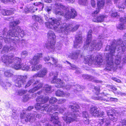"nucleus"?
Instances as JSON below:
<instances>
[{"label": "nucleus", "mask_w": 126, "mask_h": 126, "mask_svg": "<svg viewBox=\"0 0 126 126\" xmlns=\"http://www.w3.org/2000/svg\"><path fill=\"white\" fill-rule=\"evenodd\" d=\"M92 33V31L91 30H90L88 32L87 39L84 44V47H88L89 46V44L91 41Z\"/></svg>", "instance_id": "obj_19"}, {"label": "nucleus", "mask_w": 126, "mask_h": 126, "mask_svg": "<svg viewBox=\"0 0 126 126\" xmlns=\"http://www.w3.org/2000/svg\"><path fill=\"white\" fill-rule=\"evenodd\" d=\"M116 48H105V51H107V50L110 51L109 52L107 53L105 57V63L106 66L105 69L107 70L111 71L112 69L116 70L117 68L114 67V63L116 65H119L121 62V58L120 57H116L114 61L113 56Z\"/></svg>", "instance_id": "obj_6"}, {"label": "nucleus", "mask_w": 126, "mask_h": 126, "mask_svg": "<svg viewBox=\"0 0 126 126\" xmlns=\"http://www.w3.org/2000/svg\"><path fill=\"white\" fill-rule=\"evenodd\" d=\"M26 93V91L25 90H22L19 91L18 93V94L19 95H22Z\"/></svg>", "instance_id": "obj_49"}, {"label": "nucleus", "mask_w": 126, "mask_h": 126, "mask_svg": "<svg viewBox=\"0 0 126 126\" xmlns=\"http://www.w3.org/2000/svg\"><path fill=\"white\" fill-rule=\"evenodd\" d=\"M42 53H37L33 57V59L30 61L31 68L29 66L26 65L25 64L22 63V59L19 57L14 58V54L11 53L10 51L8 52V65L13 63L12 67L16 70L21 69L26 71H37L41 68V65H37L39 62L40 58L42 57ZM9 65H8V66Z\"/></svg>", "instance_id": "obj_1"}, {"label": "nucleus", "mask_w": 126, "mask_h": 126, "mask_svg": "<svg viewBox=\"0 0 126 126\" xmlns=\"http://www.w3.org/2000/svg\"><path fill=\"white\" fill-rule=\"evenodd\" d=\"M103 39L102 36L100 35L98 36V39L97 40V44L95 43L96 41L93 40L91 44V46L92 47H100L102 46V42L103 41Z\"/></svg>", "instance_id": "obj_17"}, {"label": "nucleus", "mask_w": 126, "mask_h": 126, "mask_svg": "<svg viewBox=\"0 0 126 126\" xmlns=\"http://www.w3.org/2000/svg\"><path fill=\"white\" fill-rule=\"evenodd\" d=\"M111 89L114 91H116L117 90V88L114 86L111 87Z\"/></svg>", "instance_id": "obj_64"}, {"label": "nucleus", "mask_w": 126, "mask_h": 126, "mask_svg": "<svg viewBox=\"0 0 126 126\" xmlns=\"http://www.w3.org/2000/svg\"><path fill=\"white\" fill-rule=\"evenodd\" d=\"M89 118H87V119H83V121L84 124L86 125H88L89 124Z\"/></svg>", "instance_id": "obj_44"}, {"label": "nucleus", "mask_w": 126, "mask_h": 126, "mask_svg": "<svg viewBox=\"0 0 126 126\" xmlns=\"http://www.w3.org/2000/svg\"><path fill=\"white\" fill-rule=\"evenodd\" d=\"M19 20L13 21L10 23V30L8 31V34L12 37H15V38H9V41H12L16 44L18 43L20 38L23 37L24 35V33L20 27L18 26H16L20 23Z\"/></svg>", "instance_id": "obj_5"}, {"label": "nucleus", "mask_w": 126, "mask_h": 126, "mask_svg": "<svg viewBox=\"0 0 126 126\" xmlns=\"http://www.w3.org/2000/svg\"><path fill=\"white\" fill-rule=\"evenodd\" d=\"M42 115L41 114L37 113L35 111H32L28 113V115L26 116V118L29 122H32V119H34L35 117L40 119L42 118Z\"/></svg>", "instance_id": "obj_15"}, {"label": "nucleus", "mask_w": 126, "mask_h": 126, "mask_svg": "<svg viewBox=\"0 0 126 126\" xmlns=\"http://www.w3.org/2000/svg\"><path fill=\"white\" fill-rule=\"evenodd\" d=\"M66 100L65 99H60L58 101V103L59 104H61L65 102Z\"/></svg>", "instance_id": "obj_43"}, {"label": "nucleus", "mask_w": 126, "mask_h": 126, "mask_svg": "<svg viewBox=\"0 0 126 126\" xmlns=\"http://www.w3.org/2000/svg\"><path fill=\"white\" fill-rule=\"evenodd\" d=\"M51 58L52 60V61L54 63V65H56V64L58 63V60L55 59L54 57H51Z\"/></svg>", "instance_id": "obj_46"}, {"label": "nucleus", "mask_w": 126, "mask_h": 126, "mask_svg": "<svg viewBox=\"0 0 126 126\" xmlns=\"http://www.w3.org/2000/svg\"><path fill=\"white\" fill-rule=\"evenodd\" d=\"M51 6H47L45 8V10L48 13L51 11Z\"/></svg>", "instance_id": "obj_42"}, {"label": "nucleus", "mask_w": 126, "mask_h": 126, "mask_svg": "<svg viewBox=\"0 0 126 126\" xmlns=\"http://www.w3.org/2000/svg\"><path fill=\"white\" fill-rule=\"evenodd\" d=\"M90 116V114L88 112L86 111H83L82 113V116L83 119H87L89 118Z\"/></svg>", "instance_id": "obj_32"}, {"label": "nucleus", "mask_w": 126, "mask_h": 126, "mask_svg": "<svg viewBox=\"0 0 126 126\" xmlns=\"http://www.w3.org/2000/svg\"><path fill=\"white\" fill-rule=\"evenodd\" d=\"M37 10V8H35L33 5L32 4L30 5L26 6L24 8V12L25 13H28L30 12H34Z\"/></svg>", "instance_id": "obj_18"}, {"label": "nucleus", "mask_w": 126, "mask_h": 126, "mask_svg": "<svg viewBox=\"0 0 126 126\" xmlns=\"http://www.w3.org/2000/svg\"><path fill=\"white\" fill-rule=\"evenodd\" d=\"M45 17V19L48 21V22L46 23V26L47 28L54 30L57 32H61V31L58 30L61 24V18L57 20L54 17L48 18L46 16Z\"/></svg>", "instance_id": "obj_10"}, {"label": "nucleus", "mask_w": 126, "mask_h": 126, "mask_svg": "<svg viewBox=\"0 0 126 126\" xmlns=\"http://www.w3.org/2000/svg\"><path fill=\"white\" fill-rule=\"evenodd\" d=\"M34 108V107L33 106H30L28 107L27 109V110L28 111L31 110Z\"/></svg>", "instance_id": "obj_57"}, {"label": "nucleus", "mask_w": 126, "mask_h": 126, "mask_svg": "<svg viewBox=\"0 0 126 126\" xmlns=\"http://www.w3.org/2000/svg\"><path fill=\"white\" fill-rule=\"evenodd\" d=\"M95 58L96 59L95 63L97 64L101 65L104 64L102 56H97Z\"/></svg>", "instance_id": "obj_26"}, {"label": "nucleus", "mask_w": 126, "mask_h": 126, "mask_svg": "<svg viewBox=\"0 0 126 126\" xmlns=\"http://www.w3.org/2000/svg\"><path fill=\"white\" fill-rule=\"evenodd\" d=\"M122 48V53L123 54L126 52V47L125 48ZM125 57L124 58H123L124 60V62L125 63H126V54H124Z\"/></svg>", "instance_id": "obj_35"}, {"label": "nucleus", "mask_w": 126, "mask_h": 126, "mask_svg": "<svg viewBox=\"0 0 126 126\" xmlns=\"http://www.w3.org/2000/svg\"><path fill=\"white\" fill-rule=\"evenodd\" d=\"M13 9L8 10V15L13 14Z\"/></svg>", "instance_id": "obj_61"}, {"label": "nucleus", "mask_w": 126, "mask_h": 126, "mask_svg": "<svg viewBox=\"0 0 126 126\" xmlns=\"http://www.w3.org/2000/svg\"><path fill=\"white\" fill-rule=\"evenodd\" d=\"M80 52V50H78L76 51L72 52L68 55V57L72 59L76 60Z\"/></svg>", "instance_id": "obj_20"}, {"label": "nucleus", "mask_w": 126, "mask_h": 126, "mask_svg": "<svg viewBox=\"0 0 126 126\" xmlns=\"http://www.w3.org/2000/svg\"><path fill=\"white\" fill-rule=\"evenodd\" d=\"M82 38L81 36L79 35H77L76 36L75 40L74 42V47L78 46L82 42Z\"/></svg>", "instance_id": "obj_22"}, {"label": "nucleus", "mask_w": 126, "mask_h": 126, "mask_svg": "<svg viewBox=\"0 0 126 126\" xmlns=\"http://www.w3.org/2000/svg\"><path fill=\"white\" fill-rule=\"evenodd\" d=\"M56 3L55 4L54 12L57 15L64 16L66 19H73L77 16V13L75 9L69 8L57 2H66L68 3H73L75 0H55Z\"/></svg>", "instance_id": "obj_2"}, {"label": "nucleus", "mask_w": 126, "mask_h": 126, "mask_svg": "<svg viewBox=\"0 0 126 126\" xmlns=\"http://www.w3.org/2000/svg\"><path fill=\"white\" fill-rule=\"evenodd\" d=\"M55 65L56 67H59L60 69H61L62 68V65L60 64H58V63L56 64V65Z\"/></svg>", "instance_id": "obj_55"}, {"label": "nucleus", "mask_w": 126, "mask_h": 126, "mask_svg": "<svg viewBox=\"0 0 126 126\" xmlns=\"http://www.w3.org/2000/svg\"><path fill=\"white\" fill-rule=\"evenodd\" d=\"M36 101L38 102L35 105V108L36 109L40 110L41 112H47V109L49 106L48 104H46L44 105L43 104L47 102L48 101L50 104H54L58 101V99L55 97H51L50 99L48 96H44L43 95H40L38 96L36 99Z\"/></svg>", "instance_id": "obj_8"}, {"label": "nucleus", "mask_w": 126, "mask_h": 126, "mask_svg": "<svg viewBox=\"0 0 126 126\" xmlns=\"http://www.w3.org/2000/svg\"><path fill=\"white\" fill-rule=\"evenodd\" d=\"M97 109L98 108L96 107H94L91 108L90 110V113L95 117H98L100 118L99 119L101 120V122L100 123L101 125L105 124V125L108 126L110 124L111 121L113 122H115L117 121V117L116 116H114V113L113 111L109 110L107 111V115L110 119L107 120L106 119L104 118V112L102 111L100 112Z\"/></svg>", "instance_id": "obj_4"}, {"label": "nucleus", "mask_w": 126, "mask_h": 126, "mask_svg": "<svg viewBox=\"0 0 126 126\" xmlns=\"http://www.w3.org/2000/svg\"><path fill=\"white\" fill-rule=\"evenodd\" d=\"M50 59V58L49 56H48L47 57H45L44 58V60L45 62L49 61Z\"/></svg>", "instance_id": "obj_54"}, {"label": "nucleus", "mask_w": 126, "mask_h": 126, "mask_svg": "<svg viewBox=\"0 0 126 126\" xmlns=\"http://www.w3.org/2000/svg\"><path fill=\"white\" fill-rule=\"evenodd\" d=\"M91 2L92 6L93 7H95L96 3L94 0H91Z\"/></svg>", "instance_id": "obj_47"}, {"label": "nucleus", "mask_w": 126, "mask_h": 126, "mask_svg": "<svg viewBox=\"0 0 126 126\" xmlns=\"http://www.w3.org/2000/svg\"><path fill=\"white\" fill-rule=\"evenodd\" d=\"M108 16L105 14L103 15H100L96 17H94L93 20V21L95 22H103L105 18H106Z\"/></svg>", "instance_id": "obj_21"}, {"label": "nucleus", "mask_w": 126, "mask_h": 126, "mask_svg": "<svg viewBox=\"0 0 126 126\" xmlns=\"http://www.w3.org/2000/svg\"><path fill=\"white\" fill-rule=\"evenodd\" d=\"M112 79L113 80L118 82H120L121 81V80L116 78L115 77H112Z\"/></svg>", "instance_id": "obj_48"}, {"label": "nucleus", "mask_w": 126, "mask_h": 126, "mask_svg": "<svg viewBox=\"0 0 126 126\" xmlns=\"http://www.w3.org/2000/svg\"><path fill=\"white\" fill-rule=\"evenodd\" d=\"M110 14L112 17H116L118 15L117 12L114 11H112L110 12Z\"/></svg>", "instance_id": "obj_40"}, {"label": "nucleus", "mask_w": 126, "mask_h": 126, "mask_svg": "<svg viewBox=\"0 0 126 126\" xmlns=\"http://www.w3.org/2000/svg\"><path fill=\"white\" fill-rule=\"evenodd\" d=\"M102 96H92L91 97V98L94 100H103V96L104 95V93L103 92L101 93Z\"/></svg>", "instance_id": "obj_31"}, {"label": "nucleus", "mask_w": 126, "mask_h": 126, "mask_svg": "<svg viewBox=\"0 0 126 126\" xmlns=\"http://www.w3.org/2000/svg\"><path fill=\"white\" fill-rule=\"evenodd\" d=\"M119 8V10L120 11H122L123 10H124L125 8V7L123 5L119 6H118Z\"/></svg>", "instance_id": "obj_52"}, {"label": "nucleus", "mask_w": 126, "mask_h": 126, "mask_svg": "<svg viewBox=\"0 0 126 126\" xmlns=\"http://www.w3.org/2000/svg\"><path fill=\"white\" fill-rule=\"evenodd\" d=\"M28 55V52L26 51H22L21 54V57L24 58Z\"/></svg>", "instance_id": "obj_39"}, {"label": "nucleus", "mask_w": 126, "mask_h": 126, "mask_svg": "<svg viewBox=\"0 0 126 126\" xmlns=\"http://www.w3.org/2000/svg\"><path fill=\"white\" fill-rule=\"evenodd\" d=\"M117 29H120V30H122L125 29V26L122 24H120L118 25L117 26Z\"/></svg>", "instance_id": "obj_38"}, {"label": "nucleus", "mask_w": 126, "mask_h": 126, "mask_svg": "<svg viewBox=\"0 0 126 126\" xmlns=\"http://www.w3.org/2000/svg\"><path fill=\"white\" fill-rule=\"evenodd\" d=\"M104 4V1L103 0H97V5L98 8L95 11L92 13V15L94 17L96 16L97 14L99 12L100 10L103 8Z\"/></svg>", "instance_id": "obj_16"}, {"label": "nucleus", "mask_w": 126, "mask_h": 126, "mask_svg": "<svg viewBox=\"0 0 126 126\" xmlns=\"http://www.w3.org/2000/svg\"><path fill=\"white\" fill-rule=\"evenodd\" d=\"M88 2V0H79V3L81 5H85Z\"/></svg>", "instance_id": "obj_36"}, {"label": "nucleus", "mask_w": 126, "mask_h": 126, "mask_svg": "<svg viewBox=\"0 0 126 126\" xmlns=\"http://www.w3.org/2000/svg\"><path fill=\"white\" fill-rule=\"evenodd\" d=\"M116 45L117 46L118 45H120L122 47L125 46L126 45V40H125V42H124L121 39H119L116 42Z\"/></svg>", "instance_id": "obj_28"}, {"label": "nucleus", "mask_w": 126, "mask_h": 126, "mask_svg": "<svg viewBox=\"0 0 126 126\" xmlns=\"http://www.w3.org/2000/svg\"><path fill=\"white\" fill-rule=\"evenodd\" d=\"M110 100L111 101L117 102L118 100V99L116 98H114L112 97H110Z\"/></svg>", "instance_id": "obj_50"}, {"label": "nucleus", "mask_w": 126, "mask_h": 126, "mask_svg": "<svg viewBox=\"0 0 126 126\" xmlns=\"http://www.w3.org/2000/svg\"><path fill=\"white\" fill-rule=\"evenodd\" d=\"M51 88L52 87L51 86L47 84L43 90H44V92H45L46 93H50L51 92Z\"/></svg>", "instance_id": "obj_29"}, {"label": "nucleus", "mask_w": 126, "mask_h": 126, "mask_svg": "<svg viewBox=\"0 0 126 126\" xmlns=\"http://www.w3.org/2000/svg\"><path fill=\"white\" fill-rule=\"evenodd\" d=\"M58 73H56V75H54L51 81L52 83H55V86L57 88H65V89L68 90L71 88L72 86L71 85H67L65 86L64 83L61 80V79H57V76Z\"/></svg>", "instance_id": "obj_11"}, {"label": "nucleus", "mask_w": 126, "mask_h": 126, "mask_svg": "<svg viewBox=\"0 0 126 126\" xmlns=\"http://www.w3.org/2000/svg\"><path fill=\"white\" fill-rule=\"evenodd\" d=\"M32 18L33 20L38 22L40 24H43L44 22L42 17L40 16L34 15L32 16Z\"/></svg>", "instance_id": "obj_25"}, {"label": "nucleus", "mask_w": 126, "mask_h": 126, "mask_svg": "<svg viewBox=\"0 0 126 126\" xmlns=\"http://www.w3.org/2000/svg\"><path fill=\"white\" fill-rule=\"evenodd\" d=\"M34 5L39 7L41 6V8H40V9H41L42 10L43 9L44 6L43 4L40 2L34 3Z\"/></svg>", "instance_id": "obj_34"}, {"label": "nucleus", "mask_w": 126, "mask_h": 126, "mask_svg": "<svg viewBox=\"0 0 126 126\" xmlns=\"http://www.w3.org/2000/svg\"><path fill=\"white\" fill-rule=\"evenodd\" d=\"M82 77L83 78L86 79L89 81H93L97 83L99 82V80L94 79V77L91 75L87 74H83L82 75Z\"/></svg>", "instance_id": "obj_23"}, {"label": "nucleus", "mask_w": 126, "mask_h": 126, "mask_svg": "<svg viewBox=\"0 0 126 126\" xmlns=\"http://www.w3.org/2000/svg\"><path fill=\"white\" fill-rule=\"evenodd\" d=\"M120 21L122 23H126V17H125L121 18L120 19Z\"/></svg>", "instance_id": "obj_45"}, {"label": "nucleus", "mask_w": 126, "mask_h": 126, "mask_svg": "<svg viewBox=\"0 0 126 126\" xmlns=\"http://www.w3.org/2000/svg\"><path fill=\"white\" fill-rule=\"evenodd\" d=\"M28 115V114L27 115L26 114V112L25 111H23L22 113H21L20 114V118L21 119H23L26 117L25 121H29L28 119L26 118V116Z\"/></svg>", "instance_id": "obj_33"}, {"label": "nucleus", "mask_w": 126, "mask_h": 126, "mask_svg": "<svg viewBox=\"0 0 126 126\" xmlns=\"http://www.w3.org/2000/svg\"><path fill=\"white\" fill-rule=\"evenodd\" d=\"M70 66L71 67V68L72 69H77V67L76 66L73 64H71Z\"/></svg>", "instance_id": "obj_53"}, {"label": "nucleus", "mask_w": 126, "mask_h": 126, "mask_svg": "<svg viewBox=\"0 0 126 126\" xmlns=\"http://www.w3.org/2000/svg\"><path fill=\"white\" fill-rule=\"evenodd\" d=\"M47 37L48 39L51 40V41L50 43L47 42L45 43V47H50L54 46L55 44L56 36L54 32L51 31H49L47 33Z\"/></svg>", "instance_id": "obj_12"}, {"label": "nucleus", "mask_w": 126, "mask_h": 126, "mask_svg": "<svg viewBox=\"0 0 126 126\" xmlns=\"http://www.w3.org/2000/svg\"><path fill=\"white\" fill-rule=\"evenodd\" d=\"M79 26V25L76 24L75 22H73L72 23L68 24L64 23L62 26L60 24L58 30L61 31V32L60 33H62V34L61 35V36L63 37H66L68 32L70 31H76Z\"/></svg>", "instance_id": "obj_9"}, {"label": "nucleus", "mask_w": 126, "mask_h": 126, "mask_svg": "<svg viewBox=\"0 0 126 126\" xmlns=\"http://www.w3.org/2000/svg\"><path fill=\"white\" fill-rule=\"evenodd\" d=\"M44 91L43 90H42L38 91L37 92V94H38V95H40L42 93H44Z\"/></svg>", "instance_id": "obj_58"}, {"label": "nucleus", "mask_w": 126, "mask_h": 126, "mask_svg": "<svg viewBox=\"0 0 126 126\" xmlns=\"http://www.w3.org/2000/svg\"><path fill=\"white\" fill-rule=\"evenodd\" d=\"M94 89L96 91V94L97 95H98L99 94L100 92V88L99 87L97 86H94Z\"/></svg>", "instance_id": "obj_41"}, {"label": "nucleus", "mask_w": 126, "mask_h": 126, "mask_svg": "<svg viewBox=\"0 0 126 126\" xmlns=\"http://www.w3.org/2000/svg\"><path fill=\"white\" fill-rule=\"evenodd\" d=\"M41 123H45V124L47 122H48V121H47V120L45 118L41 120Z\"/></svg>", "instance_id": "obj_60"}, {"label": "nucleus", "mask_w": 126, "mask_h": 126, "mask_svg": "<svg viewBox=\"0 0 126 126\" xmlns=\"http://www.w3.org/2000/svg\"><path fill=\"white\" fill-rule=\"evenodd\" d=\"M47 73V70L44 69L41 70L40 72L35 74L32 77L27 81L25 86V88H26L29 87L33 83V86H35L29 91V93H33L41 88L43 86V83L40 82L39 80H37L35 81V78L37 77H43L46 75Z\"/></svg>", "instance_id": "obj_7"}, {"label": "nucleus", "mask_w": 126, "mask_h": 126, "mask_svg": "<svg viewBox=\"0 0 126 126\" xmlns=\"http://www.w3.org/2000/svg\"><path fill=\"white\" fill-rule=\"evenodd\" d=\"M69 107L73 110V112L67 110L65 108L61 109L59 110L60 113L64 116L63 117V118L67 124L66 126L64 124L63 126H68L69 124L77 120L76 115L79 112V106L75 102H73Z\"/></svg>", "instance_id": "obj_3"}, {"label": "nucleus", "mask_w": 126, "mask_h": 126, "mask_svg": "<svg viewBox=\"0 0 126 126\" xmlns=\"http://www.w3.org/2000/svg\"><path fill=\"white\" fill-rule=\"evenodd\" d=\"M55 94L58 96H63L65 95V93L63 91L58 90L56 91Z\"/></svg>", "instance_id": "obj_30"}, {"label": "nucleus", "mask_w": 126, "mask_h": 126, "mask_svg": "<svg viewBox=\"0 0 126 126\" xmlns=\"http://www.w3.org/2000/svg\"><path fill=\"white\" fill-rule=\"evenodd\" d=\"M3 37L5 42L7 43L8 42V32L7 28H5L3 31Z\"/></svg>", "instance_id": "obj_27"}, {"label": "nucleus", "mask_w": 126, "mask_h": 126, "mask_svg": "<svg viewBox=\"0 0 126 126\" xmlns=\"http://www.w3.org/2000/svg\"><path fill=\"white\" fill-rule=\"evenodd\" d=\"M76 89L74 90V92L76 94H77L78 92L81 91L84 89H85V87L82 85H80L79 84H76L74 85Z\"/></svg>", "instance_id": "obj_24"}, {"label": "nucleus", "mask_w": 126, "mask_h": 126, "mask_svg": "<svg viewBox=\"0 0 126 126\" xmlns=\"http://www.w3.org/2000/svg\"><path fill=\"white\" fill-rule=\"evenodd\" d=\"M8 53V48H0V55H3L1 57V60L2 62L7 65L8 63V55H5Z\"/></svg>", "instance_id": "obj_14"}, {"label": "nucleus", "mask_w": 126, "mask_h": 126, "mask_svg": "<svg viewBox=\"0 0 126 126\" xmlns=\"http://www.w3.org/2000/svg\"><path fill=\"white\" fill-rule=\"evenodd\" d=\"M0 84L3 87H4V89H7L6 84L3 83L2 81V82H0Z\"/></svg>", "instance_id": "obj_51"}, {"label": "nucleus", "mask_w": 126, "mask_h": 126, "mask_svg": "<svg viewBox=\"0 0 126 126\" xmlns=\"http://www.w3.org/2000/svg\"><path fill=\"white\" fill-rule=\"evenodd\" d=\"M75 73L78 74H79L80 73V72L79 70L76 69L75 72Z\"/></svg>", "instance_id": "obj_62"}, {"label": "nucleus", "mask_w": 126, "mask_h": 126, "mask_svg": "<svg viewBox=\"0 0 126 126\" xmlns=\"http://www.w3.org/2000/svg\"><path fill=\"white\" fill-rule=\"evenodd\" d=\"M4 75L6 77H7L8 76V70H7L4 71Z\"/></svg>", "instance_id": "obj_59"}, {"label": "nucleus", "mask_w": 126, "mask_h": 126, "mask_svg": "<svg viewBox=\"0 0 126 126\" xmlns=\"http://www.w3.org/2000/svg\"><path fill=\"white\" fill-rule=\"evenodd\" d=\"M27 78V76H17L15 80V86L20 87H21L22 85H24L25 84Z\"/></svg>", "instance_id": "obj_13"}, {"label": "nucleus", "mask_w": 126, "mask_h": 126, "mask_svg": "<svg viewBox=\"0 0 126 126\" xmlns=\"http://www.w3.org/2000/svg\"><path fill=\"white\" fill-rule=\"evenodd\" d=\"M23 98L24 102H25L27 101L30 98L29 95L28 94L24 95L23 97Z\"/></svg>", "instance_id": "obj_37"}, {"label": "nucleus", "mask_w": 126, "mask_h": 126, "mask_svg": "<svg viewBox=\"0 0 126 126\" xmlns=\"http://www.w3.org/2000/svg\"><path fill=\"white\" fill-rule=\"evenodd\" d=\"M13 74L9 72L8 70V77H12L13 76Z\"/></svg>", "instance_id": "obj_63"}, {"label": "nucleus", "mask_w": 126, "mask_h": 126, "mask_svg": "<svg viewBox=\"0 0 126 126\" xmlns=\"http://www.w3.org/2000/svg\"><path fill=\"white\" fill-rule=\"evenodd\" d=\"M7 12H8L5 10H3L2 11V13L3 15L4 16H6L7 15Z\"/></svg>", "instance_id": "obj_56"}]
</instances>
